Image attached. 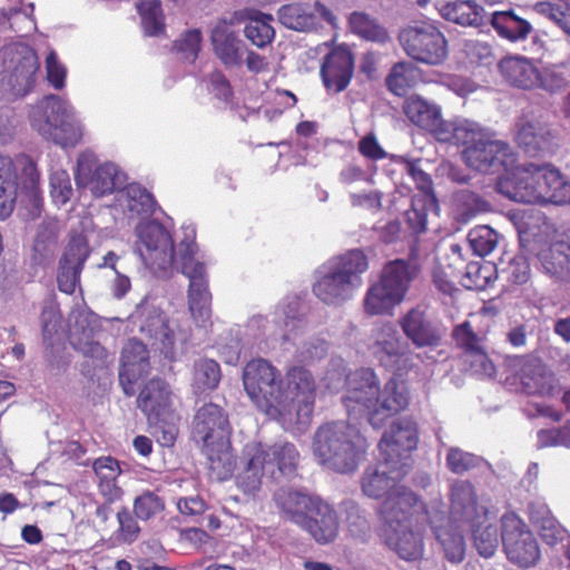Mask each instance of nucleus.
<instances>
[{
	"mask_svg": "<svg viewBox=\"0 0 570 570\" xmlns=\"http://www.w3.org/2000/svg\"><path fill=\"white\" fill-rule=\"evenodd\" d=\"M420 269V257L415 247L411 248L406 259L396 258L387 262L379 282L373 284L365 295V312L370 315L390 314L404 301Z\"/></svg>",
	"mask_w": 570,
	"mask_h": 570,
	"instance_id": "nucleus-1",
	"label": "nucleus"
},
{
	"mask_svg": "<svg viewBox=\"0 0 570 570\" xmlns=\"http://www.w3.org/2000/svg\"><path fill=\"white\" fill-rule=\"evenodd\" d=\"M356 428L347 421L321 425L314 435L313 452L321 464L338 473L353 472L356 466Z\"/></svg>",
	"mask_w": 570,
	"mask_h": 570,
	"instance_id": "nucleus-2",
	"label": "nucleus"
},
{
	"mask_svg": "<svg viewBox=\"0 0 570 570\" xmlns=\"http://www.w3.org/2000/svg\"><path fill=\"white\" fill-rule=\"evenodd\" d=\"M368 409V422L375 428L409 405V393L404 383L389 380L380 392L375 374L370 368L358 370V404Z\"/></svg>",
	"mask_w": 570,
	"mask_h": 570,
	"instance_id": "nucleus-3",
	"label": "nucleus"
},
{
	"mask_svg": "<svg viewBox=\"0 0 570 570\" xmlns=\"http://www.w3.org/2000/svg\"><path fill=\"white\" fill-rule=\"evenodd\" d=\"M244 389L256 407L273 420H279L285 401L279 402L282 375L267 360L254 358L243 371Z\"/></svg>",
	"mask_w": 570,
	"mask_h": 570,
	"instance_id": "nucleus-4",
	"label": "nucleus"
},
{
	"mask_svg": "<svg viewBox=\"0 0 570 570\" xmlns=\"http://www.w3.org/2000/svg\"><path fill=\"white\" fill-rule=\"evenodd\" d=\"M35 130L63 148L75 147L82 138L78 122L70 118L68 106L56 95H48L30 115Z\"/></svg>",
	"mask_w": 570,
	"mask_h": 570,
	"instance_id": "nucleus-5",
	"label": "nucleus"
},
{
	"mask_svg": "<svg viewBox=\"0 0 570 570\" xmlns=\"http://www.w3.org/2000/svg\"><path fill=\"white\" fill-rule=\"evenodd\" d=\"M356 274V252L334 257L318 271L313 293L325 304L338 305L353 294V276Z\"/></svg>",
	"mask_w": 570,
	"mask_h": 570,
	"instance_id": "nucleus-6",
	"label": "nucleus"
},
{
	"mask_svg": "<svg viewBox=\"0 0 570 570\" xmlns=\"http://www.w3.org/2000/svg\"><path fill=\"white\" fill-rule=\"evenodd\" d=\"M382 529L424 525L435 518L422 499L411 489L397 487L384 498L380 507Z\"/></svg>",
	"mask_w": 570,
	"mask_h": 570,
	"instance_id": "nucleus-7",
	"label": "nucleus"
},
{
	"mask_svg": "<svg viewBox=\"0 0 570 570\" xmlns=\"http://www.w3.org/2000/svg\"><path fill=\"white\" fill-rule=\"evenodd\" d=\"M417 424L410 417L394 420L383 433L379 443L380 460L399 474H407L411 453L417 448Z\"/></svg>",
	"mask_w": 570,
	"mask_h": 570,
	"instance_id": "nucleus-8",
	"label": "nucleus"
},
{
	"mask_svg": "<svg viewBox=\"0 0 570 570\" xmlns=\"http://www.w3.org/2000/svg\"><path fill=\"white\" fill-rule=\"evenodd\" d=\"M197 245L188 243L180 253V271L189 279L188 307L194 321L205 325L210 318L212 294L208 286V275L203 262L196 259Z\"/></svg>",
	"mask_w": 570,
	"mask_h": 570,
	"instance_id": "nucleus-9",
	"label": "nucleus"
},
{
	"mask_svg": "<svg viewBox=\"0 0 570 570\" xmlns=\"http://www.w3.org/2000/svg\"><path fill=\"white\" fill-rule=\"evenodd\" d=\"M399 40L405 53L413 60L439 66L448 58V41L432 23H421L403 29Z\"/></svg>",
	"mask_w": 570,
	"mask_h": 570,
	"instance_id": "nucleus-10",
	"label": "nucleus"
},
{
	"mask_svg": "<svg viewBox=\"0 0 570 570\" xmlns=\"http://www.w3.org/2000/svg\"><path fill=\"white\" fill-rule=\"evenodd\" d=\"M286 387L281 385V401H285V410L281 411L278 422L285 423L292 420L296 412L309 416L313 412L316 384L312 373L304 366H293L286 372Z\"/></svg>",
	"mask_w": 570,
	"mask_h": 570,
	"instance_id": "nucleus-11",
	"label": "nucleus"
},
{
	"mask_svg": "<svg viewBox=\"0 0 570 570\" xmlns=\"http://www.w3.org/2000/svg\"><path fill=\"white\" fill-rule=\"evenodd\" d=\"M399 325L414 347L429 348L431 352L441 346L446 334L442 322L423 304L403 313L399 317Z\"/></svg>",
	"mask_w": 570,
	"mask_h": 570,
	"instance_id": "nucleus-12",
	"label": "nucleus"
},
{
	"mask_svg": "<svg viewBox=\"0 0 570 570\" xmlns=\"http://www.w3.org/2000/svg\"><path fill=\"white\" fill-rule=\"evenodd\" d=\"M119 169L112 163L101 164L98 157L85 151L78 156L75 181L78 188L87 189L96 198L112 194L119 181Z\"/></svg>",
	"mask_w": 570,
	"mask_h": 570,
	"instance_id": "nucleus-13",
	"label": "nucleus"
},
{
	"mask_svg": "<svg viewBox=\"0 0 570 570\" xmlns=\"http://www.w3.org/2000/svg\"><path fill=\"white\" fill-rule=\"evenodd\" d=\"M501 538L507 558L519 567H532L540 559V549L534 535L515 514H505L502 518Z\"/></svg>",
	"mask_w": 570,
	"mask_h": 570,
	"instance_id": "nucleus-14",
	"label": "nucleus"
},
{
	"mask_svg": "<svg viewBox=\"0 0 570 570\" xmlns=\"http://www.w3.org/2000/svg\"><path fill=\"white\" fill-rule=\"evenodd\" d=\"M541 165L533 163L519 166L501 176L495 189L505 198L524 204H540L541 195Z\"/></svg>",
	"mask_w": 570,
	"mask_h": 570,
	"instance_id": "nucleus-15",
	"label": "nucleus"
},
{
	"mask_svg": "<svg viewBox=\"0 0 570 570\" xmlns=\"http://www.w3.org/2000/svg\"><path fill=\"white\" fill-rule=\"evenodd\" d=\"M462 157L469 167L481 173H495L501 168L508 170L517 160L509 144L488 136L479 144L464 148Z\"/></svg>",
	"mask_w": 570,
	"mask_h": 570,
	"instance_id": "nucleus-16",
	"label": "nucleus"
},
{
	"mask_svg": "<svg viewBox=\"0 0 570 570\" xmlns=\"http://www.w3.org/2000/svg\"><path fill=\"white\" fill-rule=\"evenodd\" d=\"M230 424L224 409L214 403L199 407L193 419L190 435L199 446L223 442L230 439Z\"/></svg>",
	"mask_w": 570,
	"mask_h": 570,
	"instance_id": "nucleus-17",
	"label": "nucleus"
},
{
	"mask_svg": "<svg viewBox=\"0 0 570 570\" xmlns=\"http://www.w3.org/2000/svg\"><path fill=\"white\" fill-rule=\"evenodd\" d=\"M451 521L459 527H474L488 520V510L480 505L474 485L468 480H455L450 487Z\"/></svg>",
	"mask_w": 570,
	"mask_h": 570,
	"instance_id": "nucleus-18",
	"label": "nucleus"
},
{
	"mask_svg": "<svg viewBox=\"0 0 570 570\" xmlns=\"http://www.w3.org/2000/svg\"><path fill=\"white\" fill-rule=\"evenodd\" d=\"M10 67L8 70V85L13 96L23 97L29 94L36 83V73L40 62L36 51L27 46H19L6 52Z\"/></svg>",
	"mask_w": 570,
	"mask_h": 570,
	"instance_id": "nucleus-19",
	"label": "nucleus"
},
{
	"mask_svg": "<svg viewBox=\"0 0 570 570\" xmlns=\"http://www.w3.org/2000/svg\"><path fill=\"white\" fill-rule=\"evenodd\" d=\"M149 368L146 345L137 338H129L121 351L119 368V383L127 396L136 393V384L148 374Z\"/></svg>",
	"mask_w": 570,
	"mask_h": 570,
	"instance_id": "nucleus-20",
	"label": "nucleus"
},
{
	"mask_svg": "<svg viewBox=\"0 0 570 570\" xmlns=\"http://www.w3.org/2000/svg\"><path fill=\"white\" fill-rule=\"evenodd\" d=\"M89 254V244L83 236L77 235L69 240L59 262L57 274L58 288L61 292L66 294L75 293Z\"/></svg>",
	"mask_w": 570,
	"mask_h": 570,
	"instance_id": "nucleus-21",
	"label": "nucleus"
},
{
	"mask_svg": "<svg viewBox=\"0 0 570 570\" xmlns=\"http://www.w3.org/2000/svg\"><path fill=\"white\" fill-rule=\"evenodd\" d=\"M535 256L542 273L556 282H570V229L560 239L541 246Z\"/></svg>",
	"mask_w": 570,
	"mask_h": 570,
	"instance_id": "nucleus-22",
	"label": "nucleus"
},
{
	"mask_svg": "<svg viewBox=\"0 0 570 570\" xmlns=\"http://www.w3.org/2000/svg\"><path fill=\"white\" fill-rule=\"evenodd\" d=\"M354 72L353 53L338 47L331 50L321 65L320 75L328 91L338 94L350 85Z\"/></svg>",
	"mask_w": 570,
	"mask_h": 570,
	"instance_id": "nucleus-23",
	"label": "nucleus"
},
{
	"mask_svg": "<svg viewBox=\"0 0 570 570\" xmlns=\"http://www.w3.org/2000/svg\"><path fill=\"white\" fill-rule=\"evenodd\" d=\"M171 395V389L165 380L150 379L138 393L137 407L144 413L148 422H157L164 415L170 416L174 412Z\"/></svg>",
	"mask_w": 570,
	"mask_h": 570,
	"instance_id": "nucleus-24",
	"label": "nucleus"
},
{
	"mask_svg": "<svg viewBox=\"0 0 570 570\" xmlns=\"http://www.w3.org/2000/svg\"><path fill=\"white\" fill-rule=\"evenodd\" d=\"M265 473H267V469L264 464V456L261 449L255 446L253 442L245 444L235 474L237 489L246 495L256 494L262 488Z\"/></svg>",
	"mask_w": 570,
	"mask_h": 570,
	"instance_id": "nucleus-25",
	"label": "nucleus"
},
{
	"mask_svg": "<svg viewBox=\"0 0 570 570\" xmlns=\"http://www.w3.org/2000/svg\"><path fill=\"white\" fill-rule=\"evenodd\" d=\"M318 544L333 542L340 530L336 511L325 501L318 499L299 527Z\"/></svg>",
	"mask_w": 570,
	"mask_h": 570,
	"instance_id": "nucleus-26",
	"label": "nucleus"
},
{
	"mask_svg": "<svg viewBox=\"0 0 570 570\" xmlns=\"http://www.w3.org/2000/svg\"><path fill=\"white\" fill-rule=\"evenodd\" d=\"M552 139L550 128L534 118L521 117L515 122V142L531 157L549 153Z\"/></svg>",
	"mask_w": 570,
	"mask_h": 570,
	"instance_id": "nucleus-27",
	"label": "nucleus"
},
{
	"mask_svg": "<svg viewBox=\"0 0 570 570\" xmlns=\"http://www.w3.org/2000/svg\"><path fill=\"white\" fill-rule=\"evenodd\" d=\"M422 527L407 525L382 529V538L386 546L401 559L415 561L421 559L424 553Z\"/></svg>",
	"mask_w": 570,
	"mask_h": 570,
	"instance_id": "nucleus-28",
	"label": "nucleus"
},
{
	"mask_svg": "<svg viewBox=\"0 0 570 570\" xmlns=\"http://www.w3.org/2000/svg\"><path fill=\"white\" fill-rule=\"evenodd\" d=\"M210 42L215 56L224 66L235 67L242 63L243 42L232 22L218 20L212 30Z\"/></svg>",
	"mask_w": 570,
	"mask_h": 570,
	"instance_id": "nucleus-29",
	"label": "nucleus"
},
{
	"mask_svg": "<svg viewBox=\"0 0 570 570\" xmlns=\"http://www.w3.org/2000/svg\"><path fill=\"white\" fill-rule=\"evenodd\" d=\"M253 444L261 449L264 456V464L267 473L272 476L278 472L282 475L293 474L298 465L299 453L295 445L289 442H277L272 445L253 441Z\"/></svg>",
	"mask_w": 570,
	"mask_h": 570,
	"instance_id": "nucleus-30",
	"label": "nucleus"
},
{
	"mask_svg": "<svg viewBox=\"0 0 570 570\" xmlns=\"http://www.w3.org/2000/svg\"><path fill=\"white\" fill-rule=\"evenodd\" d=\"M484 137L487 132L478 122L464 118L445 120L438 132L439 141L465 148L479 144Z\"/></svg>",
	"mask_w": 570,
	"mask_h": 570,
	"instance_id": "nucleus-31",
	"label": "nucleus"
},
{
	"mask_svg": "<svg viewBox=\"0 0 570 570\" xmlns=\"http://www.w3.org/2000/svg\"><path fill=\"white\" fill-rule=\"evenodd\" d=\"M444 521H446L445 512L436 510L430 527L442 547L445 558L452 563H460L465 554L463 534L450 523L446 527L442 525L441 522Z\"/></svg>",
	"mask_w": 570,
	"mask_h": 570,
	"instance_id": "nucleus-32",
	"label": "nucleus"
},
{
	"mask_svg": "<svg viewBox=\"0 0 570 570\" xmlns=\"http://www.w3.org/2000/svg\"><path fill=\"white\" fill-rule=\"evenodd\" d=\"M499 70L503 78L517 88L524 90L537 88L539 70L525 57H505L500 61Z\"/></svg>",
	"mask_w": 570,
	"mask_h": 570,
	"instance_id": "nucleus-33",
	"label": "nucleus"
},
{
	"mask_svg": "<svg viewBox=\"0 0 570 570\" xmlns=\"http://www.w3.org/2000/svg\"><path fill=\"white\" fill-rule=\"evenodd\" d=\"M140 244L145 247L146 254L142 248L138 250L145 262L157 259H165L167 256L171 257L174 253V244L169 233L160 224H149L139 230Z\"/></svg>",
	"mask_w": 570,
	"mask_h": 570,
	"instance_id": "nucleus-34",
	"label": "nucleus"
},
{
	"mask_svg": "<svg viewBox=\"0 0 570 570\" xmlns=\"http://www.w3.org/2000/svg\"><path fill=\"white\" fill-rule=\"evenodd\" d=\"M207 458L210 478L222 482L230 479L236 468V456L233 453L230 439L200 448Z\"/></svg>",
	"mask_w": 570,
	"mask_h": 570,
	"instance_id": "nucleus-35",
	"label": "nucleus"
},
{
	"mask_svg": "<svg viewBox=\"0 0 570 570\" xmlns=\"http://www.w3.org/2000/svg\"><path fill=\"white\" fill-rule=\"evenodd\" d=\"M94 471L98 479L99 493L108 503L121 499L124 491L118 485V478L121 474L119 462L111 456H101L94 462Z\"/></svg>",
	"mask_w": 570,
	"mask_h": 570,
	"instance_id": "nucleus-36",
	"label": "nucleus"
},
{
	"mask_svg": "<svg viewBox=\"0 0 570 570\" xmlns=\"http://www.w3.org/2000/svg\"><path fill=\"white\" fill-rule=\"evenodd\" d=\"M404 112L411 122L430 131L438 139L439 129L445 121L441 118L439 106L421 97H411L404 105Z\"/></svg>",
	"mask_w": 570,
	"mask_h": 570,
	"instance_id": "nucleus-37",
	"label": "nucleus"
},
{
	"mask_svg": "<svg viewBox=\"0 0 570 570\" xmlns=\"http://www.w3.org/2000/svg\"><path fill=\"white\" fill-rule=\"evenodd\" d=\"M318 499L317 497H311L292 489H279L274 494L277 508L286 513L298 527L302 525L307 513Z\"/></svg>",
	"mask_w": 570,
	"mask_h": 570,
	"instance_id": "nucleus-38",
	"label": "nucleus"
},
{
	"mask_svg": "<svg viewBox=\"0 0 570 570\" xmlns=\"http://www.w3.org/2000/svg\"><path fill=\"white\" fill-rule=\"evenodd\" d=\"M541 195L540 204L556 205L570 204V180L566 179L558 169L550 165H541Z\"/></svg>",
	"mask_w": 570,
	"mask_h": 570,
	"instance_id": "nucleus-39",
	"label": "nucleus"
},
{
	"mask_svg": "<svg viewBox=\"0 0 570 570\" xmlns=\"http://www.w3.org/2000/svg\"><path fill=\"white\" fill-rule=\"evenodd\" d=\"M18 191V177L13 160L0 156V219H7L13 212Z\"/></svg>",
	"mask_w": 570,
	"mask_h": 570,
	"instance_id": "nucleus-40",
	"label": "nucleus"
},
{
	"mask_svg": "<svg viewBox=\"0 0 570 570\" xmlns=\"http://www.w3.org/2000/svg\"><path fill=\"white\" fill-rule=\"evenodd\" d=\"M491 24L499 37L511 42L525 40L532 32L531 23L513 11H495L491 14Z\"/></svg>",
	"mask_w": 570,
	"mask_h": 570,
	"instance_id": "nucleus-41",
	"label": "nucleus"
},
{
	"mask_svg": "<svg viewBox=\"0 0 570 570\" xmlns=\"http://www.w3.org/2000/svg\"><path fill=\"white\" fill-rule=\"evenodd\" d=\"M439 11L445 20L466 27L482 23L484 9L473 0H463L445 2Z\"/></svg>",
	"mask_w": 570,
	"mask_h": 570,
	"instance_id": "nucleus-42",
	"label": "nucleus"
},
{
	"mask_svg": "<svg viewBox=\"0 0 570 570\" xmlns=\"http://www.w3.org/2000/svg\"><path fill=\"white\" fill-rule=\"evenodd\" d=\"M404 475L393 471V466L385 465L381 460L379 470L363 478V492L370 498L387 497L393 489L399 487L395 484L396 481Z\"/></svg>",
	"mask_w": 570,
	"mask_h": 570,
	"instance_id": "nucleus-43",
	"label": "nucleus"
},
{
	"mask_svg": "<svg viewBox=\"0 0 570 570\" xmlns=\"http://www.w3.org/2000/svg\"><path fill=\"white\" fill-rule=\"evenodd\" d=\"M272 22V14L256 11L245 24V37L257 48L267 47L275 39V29Z\"/></svg>",
	"mask_w": 570,
	"mask_h": 570,
	"instance_id": "nucleus-44",
	"label": "nucleus"
},
{
	"mask_svg": "<svg viewBox=\"0 0 570 570\" xmlns=\"http://www.w3.org/2000/svg\"><path fill=\"white\" fill-rule=\"evenodd\" d=\"M58 247V228L55 223H43L39 226L35 244L32 261L43 265L55 256Z\"/></svg>",
	"mask_w": 570,
	"mask_h": 570,
	"instance_id": "nucleus-45",
	"label": "nucleus"
},
{
	"mask_svg": "<svg viewBox=\"0 0 570 570\" xmlns=\"http://www.w3.org/2000/svg\"><path fill=\"white\" fill-rule=\"evenodd\" d=\"M278 20L284 27L296 31H308L316 26L315 14L307 6L301 3L282 6L278 10Z\"/></svg>",
	"mask_w": 570,
	"mask_h": 570,
	"instance_id": "nucleus-46",
	"label": "nucleus"
},
{
	"mask_svg": "<svg viewBox=\"0 0 570 570\" xmlns=\"http://www.w3.org/2000/svg\"><path fill=\"white\" fill-rule=\"evenodd\" d=\"M445 466L454 474L462 475L474 469H490L481 456L466 452L458 446H450L445 456Z\"/></svg>",
	"mask_w": 570,
	"mask_h": 570,
	"instance_id": "nucleus-47",
	"label": "nucleus"
},
{
	"mask_svg": "<svg viewBox=\"0 0 570 570\" xmlns=\"http://www.w3.org/2000/svg\"><path fill=\"white\" fill-rule=\"evenodd\" d=\"M417 68L406 61L397 62L386 78V86L391 92L402 97L416 83Z\"/></svg>",
	"mask_w": 570,
	"mask_h": 570,
	"instance_id": "nucleus-48",
	"label": "nucleus"
},
{
	"mask_svg": "<svg viewBox=\"0 0 570 570\" xmlns=\"http://www.w3.org/2000/svg\"><path fill=\"white\" fill-rule=\"evenodd\" d=\"M23 173L28 175L30 183L26 190L24 208L28 212V218L36 219L41 215L43 206V196L38 184L39 173L36 164L28 159Z\"/></svg>",
	"mask_w": 570,
	"mask_h": 570,
	"instance_id": "nucleus-49",
	"label": "nucleus"
},
{
	"mask_svg": "<svg viewBox=\"0 0 570 570\" xmlns=\"http://www.w3.org/2000/svg\"><path fill=\"white\" fill-rule=\"evenodd\" d=\"M141 26L147 36L155 37L165 31L164 13L160 0H146L137 4Z\"/></svg>",
	"mask_w": 570,
	"mask_h": 570,
	"instance_id": "nucleus-50",
	"label": "nucleus"
},
{
	"mask_svg": "<svg viewBox=\"0 0 570 570\" xmlns=\"http://www.w3.org/2000/svg\"><path fill=\"white\" fill-rule=\"evenodd\" d=\"M145 330L150 336H154L155 340L160 342V351L164 356L169 361H174L176 356L175 334L174 331L169 328L165 318L160 314L154 316L150 324L141 326V331Z\"/></svg>",
	"mask_w": 570,
	"mask_h": 570,
	"instance_id": "nucleus-51",
	"label": "nucleus"
},
{
	"mask_svg": "<svg viewBox=\"0 0 570 570\" xmlns=\"http://www.w3.org/2000/svg\"><path fill=\"white\" fill-rule=\"evenodd\" d=\"M454 203L458 213L468 220L480 213L490 210V204L476 193L462 188L454 193Z\"/></svg>",
	"mask_w": 570,
	"mask_h": 570,
	"instance_id": "nucleus-52",
	"label": "nucleus"
},
{
	"mask_svg": "<svg viewBox=\"0 0 570 570\" xmlns=\"http://www.w3.org/2000/svg\"><path fill=\"white\" fill-rule=\"evenodd\" d=\"M569 68L564 65H552L539 71L537 88L550 94L563 90L569 82Z\"/></svg>",
	"mask_w": 570,
	"mask_h": 570,
	"instance_id": "nucleus-53",
	"label": "nucleus"
},
{
	"mask_svg": "<svg viewBox=\"0 0 570 570\" xmlns=\"http://www.w3.org/2000/svg\"><path fill=\"white\" fill-rule=\"evenodd\" d=\"M476 524L469 527L473 533L474 547L479 554L484 558H491L499 546V533L495 525Z\"/></svg>",
	"mask_w": 570,
	"mask_h": 570,
	"instance_id": "nucleus-54",
	"label": "nucleus"
},
{
	"mask_svg": "<svg viewBox=\"0 0 570 570\" xmlns=\"http://www.w3.org/2000/svg\"><path fill=\"white\" fill-rule=\"evenodd\" d=\"M493 267L482 265L480 262H470L465 266V272L461 278L462 285L468 289H485L492 278Z\"/></svg>",
	"mask_w": 570,
	"mask_h": 570,
	"instance_id": "nucleus-55",
	"label": "nucleus"
},
{
	"mask_svg": "<svg viewBox=\"0 0 570 570\" xmlns=\"http://www.w3.org/2000/svg\"><path fill=\"white\" fill-rule=\"evenodd\" d=\"M535 10L554 21L570 37V0L539 2L535 4Z\"/></svg>",
	"mask_w": 570,
	"mask_h": 570,
	"instance_id": "nucleus-56",
	"label": "nucleus"
},
{
	"mask_svg": "<svg viewBox=\"0 0 570 570\" xmlns=\"http://www.w3.org/2000/svg\"><path fill=\"white\" fill-rule=\"evenodd\" d=\"M468 238L473 252L483 257L494 250L499 235L489 226H478L469 233Z\"/></svg>",
	"mask_w": 570,
	"mask_h": 570,
	"instance_id": "nucleus-57",
	"label": "nucleus"
},
{
	"mask_svg": "<svg viewBox=\"0 0 570 570\" xmlns=\"http://www.w3.org/2000/svg\"><path fill=\"white\" fill-rule=\"evenodd\" d=\"M203 35L199 29L186 30L174 41L173 49L189 62H194L199 55Z\"/></svg>",
	"mask_w": 570,
	"mask_h": 570,
	"instance_id": "nucleus-58",
	"label": "nucleus"
},
{
	"mask_svg": "<svg viewBox=\"0 0 570 570\" xmlns=\"http://www.w3.org/2000/svg\"><path fill=\"white\" fill-rule=\"evenodd\" d=\"M118 529L115 531V539L118 543L130 544L135 542L140 533V528L136 518L130 513L127 507H122L117 512Z\"/></svg>",
	"mask_w": 570,
	"mask_h": 570,
	"instance_id": "nucleus-59",
	"label": "nucleus"
},
{
	"mask_svg": "<svg viewBox=\"0 0 570 570\" xmlns=\"http://www.w3.org/2000/svg\"><path fill=\"white\" fill-rule=\"evenodd\" d=\"M126 207L130 213L142 215L153 212L155 204L153 195L139 185H130L126 189Z\"/></svg>",
	"mask_w": 570,
	"mask_h": 570,
	"instance_id": "nucleus-60",
	"label": "nucleus"
},
{
	"mask_svg": "<svg viewBox=\"0 0 570 570\" xmlns=\"http://www.w3.org/2000/svg\"><path fill=\"white\" fill-rule=\"evenodd\" d=\"M165 509L163 500L151 491H145L134 501L135 517L147 521Z\"/></svg>",
	"mask_w": 570,
	"mask_h": 570,
	"instance_id": "nucleus-61",
	"label": "nucleus"
},
{
	"mask_svg": "<svg viewBox=\"0 0 570 570\" xmlns=\"http://www.w3.org/2000/svg\"><path fill=\"white\" fill-rule=\"evenodd\" d=\"M458 346L465 351L468 357L483 348L481 338L473 332L469 322H463L453 330Z\"/></svg>",
	"mask_w": 570,
	"mask_h": 570,
	"instance_id": "nucleus-62",
	"label": "nucleus"
},
{
	"mask_svg": "<svg viewBox=\"0 0 570 570\" xmlns=\"http://www.w3.org/2000/svg\"><path fill=\"white\" fill-rule=\"evenodd\" d=\"M148 423L154 428V434L163 446L174 445L178 435L175 412L170 416L164 415L159 421Z\"/></svg>",
	"mask_w": 570,
	"mask_h": 570,
	"instance_id": "nucleus-63",
	"label": "nucleus"
},
{
	"mask_svg": "<svg viewBox=\"0 0 570 570\" xmlns=\"http://www.w3.org/2000/svg\"><path fill=\"white\" fill-rule=\"evenodd\" d=\"M50 188L55 203L65 205L72 196L69 174L63 169L52 173L50 176Z\"/></svg>",
	"mask_w": 570,
	"mask_h": 570,
	"instance_id": "nucleus-64",
	"label": "nucleus"
}]
</instances>
